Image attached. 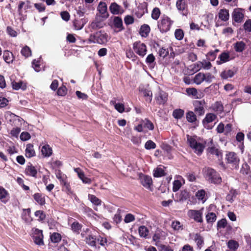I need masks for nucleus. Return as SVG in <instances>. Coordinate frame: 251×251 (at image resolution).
I'll list each match as a JSON object with an SVG mask.
<instances>
[{"instance_id": "45", "label": "nucleus", "mask_w": 251, "mask_h": 251, "mask_svg": "<svg viewBox=\"0 0 251 251\" xmlns=\"http://www.w3.org/2000/svg\"><path fill=\"white\" fill-rule=\"evenodd\" d=\"M164 169L161 167H157L153 171V176L156 177H161L165 176Z\"/></svg>"}, {"instance_id": "12", "label": "nucleus", "mask_w": 251, "mask_h": 251, "mask_svg": "<svg viewBox=\"0 0 251 251\" xmlns=\"http://www.w3.org/2000/svg\"><path fill=\"white\" fill-rule=\"evenodd\" d=\"M30 7L31 6L29 1H20L18 7V12L20 16H22L23 15V13H25L28 9L30 8Z\"/></svg>"}, {"instance_id": "8", "label": "nucleus", "mask_w": 251, "mask_h": 251, "mask_svg": "<svg viewBox=\"0 0 251 251\" xmlns=\"http://www.w3.org/2000/svg\"><path fill=\"white\" fill-rule=\"evenodd\" d=\"M6 118L7 120V122L12 126H14L21 125L22 122L23 121V119L22 118L10 112H7L6 114Z\"/></svg>"}, {"instance_id": "44", "label": "nucleus", "mask_w": 251, "mask_h": 251, "mask_svg": "<svg viewBox=\"0 0 251 251\" xmlns=\"http://www.w3.org/2000/svg\"><path fill=\"white\" fill-rule=\"evenodd\" d=\"M110 103L114 105L115 108L120 113H123L125 110L124 105L120 103H116L115 101H111Z\"/></svg>"}, {"instance_id": "16", "label": "nucleus", "mask_w": 251, "mask_h": 251, "mask_svg": "<svg viewBox=\"0 0 251 251\" xmlns=\"http://www.w3.org/2000/svg\"><path fill=\"white\" fill-rule=\"evenodd\" d=\"M167 94L161 90H159L155 97V100L159 104H164L167 100Z\"/></svg>"}, {"instance_id": "27", "label": "nucleus", "mask_w": 251, "mask_h": 251, "mask_svg": "<svg viewBox=\"0 0 251 251\" xmlns=\"http://www.w3.org/2000/svg\"><path fill=\"white\" fill-rule=\"evenodd\" d=\"M35 155V152L32 144H28L26 145L25 149V156L28 158H31Z\"/></svg>"}, {"instance_id": "14", "label": "nucleus", "mask_w": 251, "mask_h": 251, "mask_svg": "<svg viewBox=\"0 0 251 251\" xmlns=\"http://www.w3.org/2000/svg\"><path fill=\"white\" fill-rule=\"evenodd\" d=\"M168 234L166 232L158 229L153 235L152 240L156 243L159 242L161 240H165Z\"/></svg>"}, {"instance_id": "19", "label": "nucleus", "mask_w": 251, "mask_h": 251, "mask_svg": "<svg viewBox=\"0 0 251 251\" xmlns=\"http://www.w3.org/2000/svg\"><path fill=\"white\" fill-rule=\"evenodd\" d=\"M140 181L141 184L146 188L150 189L152 184V179L151 177L148 176H140Z\"/></svg>"}, {"instance_id": "10", "label": "nucleus", "mask_w": 251, "mask_h": 251, "mask_svg": "<svg viewBox=\"0 0 251 251\" xmlns=\"http://www.w3.org/2000/svg\"><path fill=\"white\" fill-rule=\"evenodd\" d=\"M231 16L234 22L240 23L244 20V10L241 8H235L233 10Z\"/></svg>"}, {"instance_id": "35", "label": "nucleus", "mask_w": 251, "mask_h": 251, "mask_svg": "<svg viewBox=\"0 0 251 251\" xmlns=\"http://www.w3.org/2000/svg\"><path fill=\"white\" fill-rule=\"evenodd\" d=\"M149 232L148 228L144 226H141L138 228V232L141 237L147 238Z\"/></svg>"}, {"instance_id": "33", "label": "nucleus", "mask_w": 251, "mask_h": 251, "mask_svg": "<svg viewBox=\"0 0 251 251\" xmlns=\"http://www.w3.org/2000/svg\"><path fill=\"white\" fill-rule=\"evenodd\" d=\"M216 118V116L213 113H208L206 115L205 117L202 121L204 125L214 121Z\"/></svg>"}, {"instance_id": "32", "label": "nucleus", "mask_w": 251, "mask_h": 251, "mask_svg": "<svg viewBox=\"0 0 251 251\" xmlns=\"http://www.w3.org/2000/svg\"><path fill=\"white\" fill-rule=\"evenodd\" d=\"M3 59L7 63H12L14 60L12 53L8 50H5L3 52Z\"/></svg>"}, {"instance_id": "9", "label": "nucleus", "mask_w": 251, "mask_h": 251, "mask_svg": "<svg viewBox=\"0 0 251 251\" xmlns=\"http://www.w3.org/2000/svg\"><path fill=\"white\" fill-rule=\"evenodd\" d=\"M32 230L34 243L39 246L44 245L42 230L36 228H33Z\"/></svg>"}, {"instance_id": "22", "label": "nucleus", "mask_w": 251, "mask_h": 251, "mask_svg": "<svg viewBox=\"0 0 251 251\" xmlns=\"http://www.w3.org/2000/svg\"><path fill=\"white\" fill-rule=\"evenodd\" d=\"M30 209H24L22 214V218L23 220L26 223H30L32 221V219L30 216Z\"/></svg>"}, {"instance_id": "43", "label": "nucleus", "mask_w": 251, "mask_h": 251, "mask_svg": "<svg viewBox=\"0 0 251 251\" xmlns=\"http://www.w3.org/2000/svg\"><path fill=\"white\" fill-rule=\"evenodd\" d=\"M204 78L205 74L200 73L195 75L194 81L197 84H200L204 80Z\"/></svg>"}, {"instance_id": "60", "label": "nucleus", "mask_w": 251, "mask_h": 251, "mask_svg": "<svg viewBox=\"0 0 251 251\" xmlns=\"http://www.w3.org/2000/svg\"><path fill=\"white\" fill-rule=\"evenodd\" d=\"M172 227L175 230L182 229V225L178 221H174L172 223Z\"/></svg>"}, {"instance_id": "40", "label": "nucleus", "mask_w": 251, "mask_h": 251, "mask_svg": "<svg viewBox=\"0 0 251 251\" xmlns=\"http://www.w3.org/2000/svg\"><path fill=\"white\" fill-rule=\"evenodd\" d=\"M234 72L231 70H225L221 74V76L223 79L232 77L234 75Z\"/></svg>"}, {"instance_id": "30", "label": "nucleus", "mask_w": 251, "mask_h": 251, "mask_svg": "<svg viewBox=\"0 0 251 251\" xmlns=\"http://www.w3.org/2000/svg\"><path fill=\"white\" fill-rule=\"evenodd\" d=\"M205 191L203 189H201L198 190L196 193L195 196L199 201H201L202 203H204L206 200V199L205 198Z\"/></svg>"}, {"instance_id": "56", "label": "nucleus", "mask_w": 251, "mask_h": 251, "mask_svg": "<svg viewBox=\"0 0 251 251\" xmlns=\"http://www.w3.org/2000/svg\"><path fill=\"white\" fill-rule=\"evenodd\" d=\"M61 239V235L58 233H53L50 235V240L53 243H58Z\"/></svg>"}, {"instance_id": "57", "label": "nucleus", "mask_w": 251, "mask_h": 251, "mask_svg": "<svg viewBox=\"0 0 251 251\" xmlns=\"http://www.w3.org/2000/svg\"><path fill=\"white\" fill-rule=\"evenodd\" d=\"M156 147L155 143L151 140L147 141L145 144V148L148 150L154 149Z\"/></svg>"}, {"instance_id": "34", "label": "nucleus", "mask_w": 251, "mask_h": 251, "mask_svg": "<svg viewBox=\"0 0 251 251\" xmlns=\"http://www.w3.org/2000/svg\"><path fill=\"white\" fill-rule=\"evenodd\" d=\"M245 46V44L244 42L239 41L234 44V48L236 51L241 52L244 50Z\"/></svg>"}, {"instance_id": "17", "label": "nucleus", "mask_w": 251, "mask_h": 251, "mask_svg": "<svg viewBox=\"0 0 251 251\" xmlns=\"http://www.w3.org/2000/svg\"><path fill=\"white\" fill-rule=\"evenodd\" d=\"M109 10L110 12L114 15L122 14L124 12L123 8L115 2L112 3L110 4Z\"/></svg>"}, {"instance_id": "31", "label": "nucleus", "mask_w": 251, "mask_h": 251, "mask_svg": "<svg viewBox=\"0 0 251 251\" xmlns=\"http://www.w3.org/2000/svg\"><path fill=\"white\" fill-rule=\"evenodd\" d=\"M211 109L217 113H221L224 110V107L220 102L217 101L211 106Z\"/></svg>"}, {"instance_id": "6", "label": "nucleus", "mask_w": 251, "mask_h": 251, "mask_svg": "<svg viewBox=\"0 0 251 251\" xmlns=\"http://www.w3.org/2000/svg\"><path fill=\"white\" fill-rule=\"evenodd\" d=\"M226 159L233 169H237L239 167L240 159L237 155L233 152H229L226 154Z\"/></svg>"}, {"instance_id": "26", "label": "nucleus", "mask_w": 251, "mask_h": 251, "mask_svg": "<svg viewBox=\"0 0 251 251\" xmlns=\"http://www.w3.org/2000/svg\"><path fill=\"white\" fill-rule=\"evenodd\" d=\"M9 199V194L8 192L3 187H0V200L6 203Z\"/></svg>"}, {"instance_id": "38", "label": "nucleus", "mask_w": 251, "mask_h": 251, "mask_svg": "<svg viewBox=\"0 0 251 251\" xmlns=\"http://www.w3.org/2000/svg\"><path fill=\"white\" fill-rule=\"evenodd\" d=\"M186 91L188 95L192 96L194 98L199 99L200 98V95L198 94L197 89L195 88H187Z\"/></svg>"}, {"instance_id": "28", "label": "nucleus", "mask_w": 251, "mask_h": 251, "mask_svg": "<svg viewBox=\"0 0 251 251\" xmlns=\"http://www.w3.org/2000/svg\"><path fill=\"white\" fill-rule=\"evenodd\" d=\"M41 152L44 157H49L52 154V151L49 145H45L42 147Z\"/></svg>"}, {"instance_id": "47", "label": "nucleus", "mask_w": 251, "mask_h": 251, "mask_svg": "<svg viewBox=\"0 0 251 251\" xmlns=\"http://www.w3.org/2000/svg\"><path fill=\"white\" fill-rule=\"evenodd\" d=\"M186 118L188 122L194 123L196 120V116L193 111H189L186 114Z\"/></svg>"}, {"instance_id": "49", "label": "nucleus", "mask_w": 251, "mask_h": 251, "mask_svg": "<svg viewBox=\"0 0 251 251\" xmlns=\"http://www.w3.org/2000/svg\"><path fill=\"white\" fill-rule=\"evenodd\" d=\"M12 87L15 90H19L20 88L25 90L26 88V86L25 84L22 81L19 82H12Z\"/></svg>"}, {"instance_id": "18", "label": "nucleus", "mask_w": 251, "mask_h": 251, "mask_svg": "<svg viewBox=\"0 0 251 251\" xmlns=\"http://www.w3.org/2000/svg\"><path fill=\"white\" fill-rule=\"evenodd\" d=\"M75 172L77 173L78 177L84 183L90 184L91 183V180L85 176L84 172L79 168L74 169Z\"/></svg>"}, {"instance_id": "50", "label": "nucleus", "mask_w": 251, "mask_h": 251, "mask_svg": "<svg viewBox=\"0 0 251 251\" xmlns=\"http://www.w3.org/2000/svg\"><path fill=\"white\" fill-rule=\"evenodd\" d=\"M86 243L90 246L96 247V238L92 235H89L86 238Z\"/></svg>"}, {"instance_id": "53", "label": "nucleus", "mask_w": 251, "mask_h": 251, "mask_svg": "<svg viewBox=\"0 0 251 251\" xmlns=\"http://www.w3.org/2000/svg\"><path fill=\"white\" fill-rule=\"evenodd\" d=\"M238 246V243L234 240H229L227 243L228 248L233 251L237 249Z\"/></svg>"}, {"instance_id": "20", "label": "nucleus", "mask_w": 251, "mask_h": 251, "mask_svg": "<svg viewBox=\"0 0 251 251\" xmlns=\"http://www.w3.org/2000/svg\"><path fill=\"white\" fill-rule=\"evenodd\" d=\"M88 200L95 206L94 209L96 211H98V206H100L102 204V201L97 198L95 195L92 194L88 195Z\"/></svg>"}, {"instance_id": "37", "label": "nucleus", "mask_w": 251, "mask_h": 251, "mask_svg": "<svg viewBox=\"0 0 251 251\" xmlns=\"http://www.w3.org/2000/svg\"><path fill=\"white\" fill-rule=\"evenodd\" d=\"M237 194L238 193L236 190L232 189L226 196V200L230 202H232L236 198Z\"/></svg>"}, {"instance_id": "24", "label": "nucleus", "mask_w": 251, "mask_h": 251, "mask_svg": "<svg viewBox=\"0 0 251 251\" xmlns=\"http://www.w3.org/2000/svg\"><path fill=\"white\" fill-rule=\"evenodd\" d=\"M218 59L219 60H217V64L221 65L228 61L230 60V56L228 52H224L219 55Z\"/></svg>"}, {"instance_id": "48", "label": "nucleus", "mask_w": 251, "mask_h": 251, "mask_svg": "<svg viewBox=\"0 0 251 251\" xmlns=\"http://www.w3.org/2000/svg\"><path fill=\"white\" fill-rule=\"evenodd\" d=\"M21 53L25 56V58H27L31 55V50L27 46H25L22 48L21 51Z\"/></svg>"}, {"instance_id": "4", "label": "nucleus", "mask_w": 251, "mask_h": 251, "mask_svg": "<svg viewBox=\"0 0 251 251\" xmlns=\"http://www.w3.org/2000/svg\"><path fill=\"white\" fill-rule=\"evenodd\" d=\"M173 22L167 16H163L158 23V27L161 32L169 31Z\"/></svg>"}, {"instance_id": "55", "label": "nucleus", "mask_w": 251, "mask_h": 251, "mask_svg": "<svg viewBox=\"0 0 251 251\" xmlns=\"http://www.w3.org/2000/svg\"><path fill=\"white\" fill-rule=\"evenodd\" d=\"M250 167L247 163H244L242 165L240 173L243 175H247L250 174Z\"/></svg>"}, {"instance_id": "15", "label": "nucleus", "mask_w": 251, "mask_h": 251, "mask_svg": "<svg viewBox=\"0 0 251 251\" xmlns=\"http://www.w3.org/2000/svg\"><path fill=\"white\" fill-rule=\"evenodd\" d=\"M190 238L193 239L196 244L198 248L201 249L204 244L203 237L199 233H191Z\"/></svg>"}, {"instance_id": "61", "label": "nucleus", "mask_w": 251, "mask_h": 251, "mask_svg": "<svg viewBox=\"0 0 251 251\" xmlns=\"http://www.w3.org/2000/svg\"><path fill=\"white\" fill-rule=\"evenodd\" d=\"M32 66L36 72H39L41 70L40 60L34 59L32 62Z\"/></svg>"}, {"instance_id": "63", "label": "nucleus", "mask_w": 251, "mask_h": 251, "mask_svg": "<svg viewBox=\"0 0 251 251\" xmlns=\"http://www.w3.org/2000/svg\"><path fill=\"white\" fill-rule=\"evenodd\" d=\"M201 65H202V69H203L204 70H209L211 68L212 65L211 63L206 60H203L202 61H201Z\"/></svg>"}, {"instance_id": "59", "label": "nucleus", "mask_w": 251, "mask_h": 251, "mask_svg": "<svg viewBox=\"0 0 251 251\" xmlns=\"http://www.w3.org/2000/svg\"><path fill=\"white\" fill-rule=\"evenodd\" d=\"M175 36L177 40H182L184 37V33L183 30L181 29H176L175 32Z\"/></svg>"}, {"instance_id": "7", "label": "nucleus", "mask_w": 251, "mask_h": 251, "mask_svg": "<svg viewBox=\"0 0 251 251\" xmlns=\"http://www.w3.org/2000/svg\"><path fill=\"white\" fill-rule=\"evenodd\" d=\"M133 49L135 52L141 57H144L147 53L146 45L140 41L133 43Z\"/></svg>"}, {"instance_id": "23", "label": "nucleus", "mask_w": 251, "mask_h": 251, "mask_svg": "<svg viewBox=\"0 0 251 251\" xmlns=\"http://www.w3.org/2000/svg\"><path fill=\"white\" fill-rule=\"evenodd\" d=\"M219 18L224 22H226L229 18L228 10L226 9H221L218 13Z\"/></svg>"}, {"instance_id": "41", "label": "nucleus", "mask_w": 251, "mask_h": 251, "mask_svg": "<svg viewBox=\"0 0 251 251\" xmlns=\"http://www.w3.org/2000/svg\"><path fill=\"white\" fill-rule=\"evenodd\" d=\"M206 222L207 223H213L217 219L216 215L213 212H208L205 216Z\"/></svg>"}, {"instance_id": "29", "label": "nucleus", "mask_w": 251, "mask_h": 251, "mask_svg": "<svg viewBox=\"0 0 251 251\" xmlns=\"http://www.w3.org/2000/svg\"><path fill=\"white\" fill-rule=\"evenodd\" d=\"M150 27L148 25H144L140 29V34L142 37H146L150 32Z\"/></svg>"}, {"instance_id": "54", "label": "nucleus", "mask_w": 251, "mask_h": 251, "mask_svg": "<svg viewBox=\"0 0 251 251\" xmlns=\"http://www.w3.org/2000/svg\"><path fill=\"white\" fill-rule=\"evenodd\" d=\"M98 10L101 14H104L107 12V5L105 2H100L98 7Z\"/></svg>"}, {"instance_id": "42", "label": "nucleus", "mask_w": 251, "mask_h": 251, "mask_svg": "<svg viewBox=\"0 0 251 251\" xmlns=\"http://www.w3.org/2000/svg\"><path fill=\"white\" fill-rule=\"evenodd\" d=\"M184 114V111L181 109H176L173 111V116L176 119H181Z\"/></svg>"}, {"instance_id": "5", "label": "nucleus", "mask_w": 251, "mask_h": 251, "mask_svg": "<svg viewBox=\"0 0 251 251\" xmlns=\"http://www.w3.org/2000/svg\"><path fill=\"white\" fill-rule=\"evenodd\" d=\"M203 208H201L200 210L190 209L187 211V215L189 218L194 220L195 222L201 223L203 222Z\"/></svg>"}, {"instance_id": "52", "label": "nucleus", "mask_w": 251, "mask_h": 251, "mask_svg": "<svg viewBox=\"0 0 251 251\" xmlns=\"http://www.w3.org/2000/svg\"><path fill=\"white\" fill-rule=\"evenodd\" d=\"M143 124L144 127L147 128L150 130H152L154 129L153 123L147 119H145L143 121Z\"/></svg>"}, {"instance_id": "3", "label": "nucleus", "mask_w": 251, "mask_h": 251, "mask_svg": "<svg viewBox=\"0 0 251 251\" xmlns=\"http://www.w3.org/2000/svg\"><path fill=\"white\" fill-rule=\"evenodd\" d=\"M108 40V35L103 31H100L90 36L89 41L91 43L103 44Z\"/></svg>"}, {"instance_id": "46", "label": "nucleus", "mask_w": 251, "mask_h": 251, "mask_svg": "<svg viewBox=\"0 0 251 251\" xmlns=\"http://www.w3.org/2000/svg\"><path fill=\"white\" fill-rule=\"evenodd\" d=\"M176 5L178 10L182 11H185L186 4L185 0H177Z\"/></svg>"}, {"instance_id": "2", "label": "nucleus", "mask_w": 251, "mask_h": 251, "mask_svg": "<svg viewBox=\"0 0 251 251\" xmlns=\"http://www.w3.org/2000/svg\"><path fill=\"white\" fill-rule=\"evenodd\" d=\"M205 178L210 182L214 184H219L222 181V178L213 169L206 168L204 169Z\"/></svg>"}, {"instance_id": "62", "label": "nucleus", "mask_w": 251, "mask_h": 251, "mask_svg": "<svg viewBox=\"0 0 251 251\" xmlns=\"http://www.w3.org/2000/svg\"><path fill=\"white\" fill-rule=\"evenodd\" d=\"M182 183L179 180H175L173 182V191L174 192L177 191L181 187Z\"/></svg>"}, {"instance_id": "39", "label": "nucleus", "mask_w": 251, "mask_h": 251, "mask_svg": "<svg viewBox=\"0 0 251 251\" xmlns=\"http://www.w3.org/2000/svg\"><path fill=\"white\" fill-rule=\"evenodd\" d=\"M56 177L60 180L61 183L66 187V189L68 190V191H69L70 186L66 181V176L59 173L56 175Z\"/></svg>"}, {"instance_id": "64", "label": "nucleus", "mask_w": 251, "mask_h": 251, "mask_svg": "<svg viewBox=\"0 0 251 251\" xmlns=\"http://www.w3.org/2000/svg\"><path fill=\"white\" fill-rule=\"evenodd\" d=\"M244 28L247 31H251V20L249 19L246 21L244 24Z\"/></svg>"}, {"instance_id": "25", "label": "nucleus", "mask_w": 251, "mask_h": 251, "mask_svg": "<svg viewBox=\"0 0 251 251\" xmlns=\"http://www.w3.org/2000/svg\"><path fill=\"white\" fill-rule=\"evenodd\" d=\"M33 198L39 204L43 205L45 204V198L44 194L39 193H35Z\"/></svg>"}, {"instance_id": "58", "label": "nucleus", "mask_w": 251, "mask_h": 251, "mask_svg": "<svg viewBox=\"0 0 251 251\" xmlns=\"http://www.w3.org/2000/svg\"><path fill=\"white\" fill-rule=\"evenodd\" d=\"M160 15V11L157 7L154 8L151 12V18L154 20H157Z\"/></svg>"}, {"instance_id": "51", "label": "nucleus", "mask_w": 251, "mask_h": 251, "mask_svg": "<svg viewBox=\"0 0 251 251\" xmlns=\"http://www.w3.org/2000/svg\"><path fill=\"white\" fill-rule=\"evenodd\" d=\"M143 95L146 98V100L151 102L152 100V94L151 90L144 89L142 90Z\"/></svg>"}, {"instance_id": "1", "label": "nucleus", "mask_w": 251, "mask_h": 251, "mask_svg": "<svg viewBox=\"0 0 251 251\" xmlns=\"http://www.w3.org/2000/svg\"><path fill=\"white\" fill-rule=\"evenodd\" d=\"M187 142L190 147L194 150L198 155H200L202 152L204 146L201 141V140L196 136L187 135Z\"/></svg>"}, {"instance_id": "13", "label": "nucleus", "mask_w": 251, "mask_h": 251, "mask_svg": "<svg viewBox=\"0 0 251 251\" xmlns=\"http://www.w3.org/2000/svg\"><path fill=\"white\" fill-rule=\"evenodd\" d=\"M113 25L115 31L116 32H120L124 29L122 19L119 17L115 16L113 17Z\"/></svg>"}, {"instance_id": "21", "label": "nucleus", "mask_w": 251, "mask_h": 251, "mask_svg": "<svg viewBox=\"0 0 251 251\" xmlns=\"http://www.w3.org/2000/svg\"><path fill=\"white\" fill-rule=\"evenodd\" d=\"M25 174L27 176L37 177V171L35 167L30 164L26 166L25 170Z\"/></svg>"}, {"instance_id": "11", "label": "nucleus", "mask_w": 251, "mask_h": 251, "mask_svg": "<svg viewBox=\"0 0 251 251\" xmlns=\"http://www.w3.org/2000/svg\"><path fill=\"white\" fill-rule=\"evenodd\" d=\"M205 104V101L203 100H195L193 102V105L194 106V111L200 116H202L204 115L205 113V110L204 108Z\"/></svg>"}, {"instance_id": "36", "label": "nucleus", "mask_w": 251, "mask_h": 251, "mask_svg": "<svg viewBox=\"0 0 251 251\" xmlns=\"http://www.w3.org/2000/svg\"><path fill=\"white\" fill-rule=\"evenodd\" d=\"M71 229L75 233L79 234L82 227V225L77 221H75L71 225Z\"/></svg>"}]
</instances>
